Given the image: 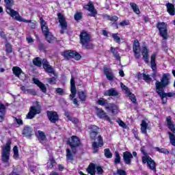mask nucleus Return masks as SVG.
<instances>
[{
    "mask_svg": "<svg viewBox=\"0 0 175 175\" xmlns=\"http://www.w3.org/2000/svg\"><path fill=\"white\" fill-rule=\"evenodd\" d=\"M69 121H71L73 124L77 125L79 124V119L77 118H71Z\"/></svg>",
    "mask_w": 175,
    "mask_h": 175,
    "instance_id": "obj_62",
    "label": "nucleus"
},
{
    "mask_svg": "<svg viewBox=\"0 0 175 175\" xmlns=\"http://www.w3.org/2000/svg\"><path fill=\"white\" fill-rule=\"evenodd\" d=\"M12 73L13 75H14V76H16V77L21 79V80H24V79L21 78L20 76H21V75H23L24 76H25V73L23 72V70L20 67L14 66L12 68Z\"/></svg>",
    "mask_w": 175,
    "mask_h": 175,
    "instance_id": "obj_26",
    "label": "nucleus"
},
{
    "mask_svg": "<svg viewBox=\"0 0 175 175\" xmlns=\"http://www.w3.org/2000/svg\"><path fill=\"white\" fill-rule=\"evenodd\" d=\"M111 38H113V41L116 43H118V44H120L121 43V38L119 37L120 36V33H111Z\"/></svg>",
    "mask_w": 175,
    "mask_h": 175,
    "instance_id": "obj_39",
    "label": "nucleus"
},
{
    "mask_svg": "<svg viewBox=\"0 0 175 175\" xmlns=\"http://www.w3.org/2000/svg\"><path fill=\"white\" fill-rule=\"evenodd\" d=\"M143 79L146 83H148V81H151L152 79L150 77V75L144 74L143 75Z\"/></svg>",
    "mask_w": 175,
    "mask_h": 175,
    "instance_id": "obj_59",
    "label": "nucleus"
},
{
    "mask_svg": "<svg viewBox=\"0 0 175 175\" xmlns=\"http://www.w3.org/2000/svg\"><path fill=\"white\" fill-rule=\"evenodd\" d=\"M109 21H111L112 23H117V21H118V16L116 15L110 16Z\"/></svg>",
    "mask_w": 175,
    "mask_h": 175,
    "instance_id": "obj_58",
    "label": "nucleus"
},
{
    "mask_svg": "<svg viewBox=\"0 0 175 175\" xmlns=\"http://www.w3.org/2000/svg\"><path fill=\"white\" fill-rule=\"evenodd\" d=\"M103 73L105 75H106L107 80H109V81H113V80H114V74H113V72H111V69L104 66Z\"/></svg>",
    "mask_w": 175,
    "mask_h": 175,
    "instance_id": "obj_23",
    "label": "nucleus"
},
{
    "mask_svg": "<svg viewBox=\"0 0 175 175\" xmlns=\"http://www.w3.org/2000/svg\"><path fill=\"white\" fill-rule=\"evenodd\" d=\"M116 174L118 175H127L126 172L122 169H117Z\"/></svg>",
    "mask_w": 175,
    "mask_h": 175,
    "instance_id": "obj_56",
    "label": "nucleus"
},
{
    "mask_svg": "<svg viewBox=\"0 0 175 175\" xmlns=\"http://www.w3.org/2000/svg\"><path fill=\"white\" fill-rule=\"evenodd\" d=\"M132 159H133V155L129 151H125L123 152V161L125 165H132Z\"/></svg>",
    "mask_w": 175,
    "mask_h": 175,
    "instance_id": "obj_20",
    "label": "nucleus"
},
{
    "mask_svg": "<svg viewBox=\"0 0 175 175\" xmlns=\"http://www.w3.org/2000/svg\"><path fill=\"white\" fill-rule=\"evenodd\" d=\"M111 53H112L113 57L116 58V59H121V57H120V54H118V51H117V49L111 46Z\"/></svg>",
    "mask_w": 175,
    "mask_h": 175,
    "instance_id": "obj_41",
    "label": "nucleus"
},
{
    "mask_svg": "<svg viewBox=\"0 0 175 175\" xmlns=\"http://www.w3.org/2000/svg\"><path fill=\"white\" fill-rule=\"evenodd\" d=\"M96 173L98 175H100V174H103V167H102V166H96Z\"/></svg>",
    "mask_w": 175,
    "mask_h": 175,
    "instance_id": "obj_53",
    "label": "nucleus"
},
{
    "mask_svg": "<svg viewBox=\"0 0 175 175\" xmlns=\"http://www.w3.org/2000/svg\"><path fill=\"white\" fill-rule=\"evenodd\" d=\"M5 12L7 14H9L10 17L14 18L16 21H19L20 23H29V21L23 18L18 12L12 9L13 5H14V1L13 0H4Z\"/></svg>",
    "mask_w": 175,
    "mask_h": 175,
    "instance_id": "obj_2",
    "label": "nucleus"
},
{
    "mask_svg": "<svg viewBox=\"0 0 175 175\" xmlns=\"http://www.w3.org/2000/svg\"><path fill=\"white\" fill-rule=\"evenodd\" d=\"M67 144L70 146L74 155L77 154V147L81 146V140L77 135H72L67 140Z\"/></svg>",
    "mask_w": 175,
    "mask_h": 175,
    "instance_id": "obj_7",
    "label": "nucleus"
},
{
    "mask_svg": "<svg viewBox=\"0 0 175 175\" xmlns=\"http://www.w3.org/2000/svg\"><path fill=\"white\" fill-rule=\"evenodd\" d=\"M140 151L142 152V154H143V155H144V157H147V152H146V146H142L140 148Z\"/></svg>",
    "mask_w": 175,
    "mask_h": 175,
    "instance_id": "obj_61",
    "label": "nucleus"
},
{
    "mask_svg": "<svg viewBox=\"0 0 175 175\" xmlns=\"http://www.w3.org/2000/svg\"><path fill=\"white\" fill-rule=\"evenodd\" d=\"M167 8V12L170 14V16H175V7L174 4L171 3H167L165 4Z\"/></svg>",
    "mask_w": 175,
    "mask_h": 175,
    "instance_id": "obj_32",
    "label": "nucleus"
},
{
    "mask_svg": "<svg viewBox=\"0 0 175 175\" xmlns=\"http://www.w3.org/2000/svg\"><path fill=\"white\" fill-rule=\"evenodd\" d=\"M91 42H92V36L90 32L85 30L80 31L79 43L83 49L85 50H94L95 44L91 43Z\"/></svg>",
    "mask_w": 175,
    "mask_h": 175,
    "instance_id": "obj_1",
    "label": "nucleus"
},
{
    "mask_svg": "<svg viewBox=\"0 0 175 175\" xmlns=\"http://www.w3.org/2000/svg\"><path fill=\"white\" fill-rule=\"evenodd\" d=\"M156 27L159 29V35L163 38V40L169 39V34L167 33V25L165 22H159L157 23Z\"/></svg>",
    "mask_w": 175,
    "mask_h": 175,
    "instance_id": "obj_10",
    "label": "nucleus"
},
{
    "mask_svg": "<svg viewBox=\"0 0 175 175\" xmlns=\"http://www.w3.org/2000/svg\"><path fill=\"white\" fill-rule=\"evenodd\" d=\"M157 95L160 96L161 99H165V98H172L175 96V92H167L165 93V90H161V92H157Z\"/></svg>",
    "mask_w": 175,
    "mask_h": 175,
    "instance_id": "obj_29",
    "label": "nucleus"
},
{
    "mask_svg": "<svg viewBox=\"0 0 175 175\" xmlns=\"http://www.w3.org/2000/svg\"><path fill=\"white\" fill-rule=\"evenodd\" d=\"M77 95L81 105H84L87 102V98H88L87 91H79L77 92Z\"/></svg>",
    "mask_w": 175,
    "mask_h": 175,
    "instance_id": "obj_25",
    "label": "nucleus"
},
{
    "mask_svg": "<svg viewBox=\"0 0 175 175\" xmlns=\"http://www.w3.org/2000/svg\"><path fill=\"white\" fill-rule=\"evenodd\" d=\"M66 158L68 161H75V158L72 154V150L69 148L66 149Z\"/></svg>",
    "mask_w": 175,
    "mask_h": 175,
    "instance_id": "obj_45",
    "label": "nucleus"
},
{
    "mask_svg": "<svg viewBox=\"0 0 175 175\" xmlns=\"http://www.w3.org/2000/svg\"><path fill=\"white\" fill-rule=\"evenodd\" d=\"M119 25H120V27H125L126 25H129V21L124 20L119 23Z\"/></svg>",
    "mask_w": 175,
    "mask_h": 175,
    "instance_id": "obj_60",
    "label": "nucleus"
},
{
    "mask_svg": "<svg viewBox=\"0 0 175 175\" xmlns=\"http://www.w3.org/2000/svg\"><path fill=\"white\" fill-rule=\"evenodd\" d=\"M147 166L150 170H152L154 173H157V163L154 159H150V161L148 163Z\"/></svg>",
    "mask_w": 175,
    "mask_h": 175,
    "instance_id": "obj_33",
    "label": "nucleus"
},
{
    "mask_svg": "<svg viewBox=\"0 0 175 175\" xmlns=\"http://www.w3.org/2000/svg\"><path fill=\"white\" fill-rule=\"evenodd\" d=\"M104 155L105 158H107L108 159L113 158V153H111L109 148H106L104 150Z\"/></svg>",
    "mask_w": 175,
    "mask_h": 175,
    "instance_id": "obj_44",
    "label": "nucleus"
},
{
    "mask_svg": "<svg viewBox=\"0 0 175 175\" xmlns=\"http://www.w3.org/2000/svg\"><path fill=\"white\" fill-rule=\"evenodd\" d=\"M33 64L35 66H38V68H41L42 65H43V59L40 57H35L33 59Z\"/></svg>",
    "mask_w": 175,
    "mask_h": 175,
    "instance_id": "obj_36",
    "label": "nucleus"
},
{
    "mask_svg": "<svg viewBox=\"0 0 175 175\" xmlns=\"http://www.w3.org/2000/svg\"><path fill=\"white\" fill-rule=\"evenodd\" d=\"M13 151H14V154H13V158L14 159H18V147L17 146H14L13 148Z\"/></svg>",
    "mask_w": 175,
    "mask_h": 175,
    "instance_id": "obj_46",
    "label": "nucleus"
},
{
    "mask_svg": "<svg viewBox=\"0 0 175 175\" xmlns=\"http://www.w3.org/2000/svg\"><path fill=\"white\" fill-rule=\"evenodd\" d=\"M113 162L115 165L121 163V156H120V152L118 151H115V159Z\"/></svg>",
    "mask_w": 175,
    "mask_h": 175,
    "instance_id": "obj_42",
    "label": "nucleus"
},
{
    "mask_svg": "<svg viewBox=\"0 0 175 175\" xmlns=\"http://www.w3.org/2000/svg\"><path fill=\"white\" fill-rule=\"evenodd\" d=\"M95 110L96 111V116L98 117V118H101L102 120H105L106 121H109V122H111V119L110 117H109V116H107V113H106V112L102 109V108L96 107Z\"/></svg>",
    "mask_w": 175,
    "mask_h": 175,
    "instance_id": "obj_16",
    "label": "nucleus"
},
{
    "mask_svg": "<svg viewBox=\"0 0 175 175\" xmlns=\"http://www.w3.org/2000/svg\"><path fill=\"white\" fill-rule=\"evenodd\" d=\"M86 172L90 175L96 174V165L94 163H90L86 169Z\"/></svg>",
    "mask_w": 175,
    "mask_h": 175,
    "instance_id": "obj_28",
    "label": "nucleus"
},
{
    "mask_svg": "<svg viewBox=\"0 0 175 175\" xmlns=\"http://www.w3.org/2000/svg\"><path fill=\"white\" fill-rule=\"evenodd\" d=\"M8 106H9V103H6L4 105L2 103V102H0V114L4 118L5 120V116H6V111L8 110Z\"/></svg>",
    "mask_w": 175,
    "mask_h": 175,
    "instance_id": "obj_34",
    "label": "nucleus"
},
{
    "mask_svg": "<svg viewBox=\"0 0 175 175\" xmlns=\"http://www.w3.org/2000/svg\"><path fill=\"white\" fill-rule=\"evenodd\" d=\"M70 92L71 94L69 95L70 100H72V103L77 106V107H79L80 103H79V100L76 98L77 90L76 89V81H75L73 77H72L70 79Z\"/></svg>",
    "mask_w": 175,
    "mask_h": 175,
    "instance_id": "obj_8",
    "label": "nucleus"
},
{
    "mask_svg": "<svg viewBox=\"0 0 175 175\" xmlns=\"http://www.w3.org/2000/svg\"><path fill=\"white\" fill-rule=\"evenodd\" d=\"M15 120H16V124H18V125H23V120H21L20 118H15Z\"/></svg>",
    "mask_w": 175,
    "mask_h": 175,
    "instance_id": "obj_64",
    "label": "nucleus"
},
{
    "mask_svg": "<svg viewBox=\"0 0 175 175\" xmlns=\"http://www.w3.org/2000/svg\"><path fill=\"white\" fill-rule=\"evenodd\" d=\"M32 132H33L32 127L29 126H25L23 128V135H24V136H25L26 137H31Z\"/></svg>",
    "mask_w": 175,
    "mask_h": 175,
    "instance_id": "obj_31",
    "label": "nucleus"
},
{
    "mask_svg": "<svg viewBox=\"0 0 175 175\" xmlns=\"http://www.w3.org/2000/svg\"><path fill=\"white\" fill-rule=\"evenodd\" d=\"M130 6L133 10L134 13H135V14H140V13H142L140 12V9H139V5H137V4L135 3H130Z\"/></svg>",
    "mask_w": 175,
    "mask_h": 175,
    "instance_id": "obj_38",
    "label": "nucleus"
},
{
    "mask_svg": "<svg viewBox=\"0 0 175 175\" xmlns=\"http://www.w3.org/2000/svg\"><path fill=\"white\" fill-rule=\"evenodd\" d=\"M5 53L7 54H11V53H13V47L12 46V44L9 42H7L5 44Z\"/></svg>",
    "mask_w": 175,
    "mask_h": 175,
    "instance_id": "obj_43",
    "label": "nucleus"
},
{
    "mask_svg": "<svg viewBox=\"0 0 175 175\" xmlns=\"http://www.w3.org/2000/svg\"><path fill=\"white\" fill-rule=\"evenodd\" d=\"M33 81L36 85L39 87L40 91H42L43 94H46V92H47V87H46L44 83L40 82V81L36 78H33Z\"/></svg>",
    "mask_w": 175,
    "mask_h": 175,
    "instance_id": "obj_24",
    "label": "nucleus"
},
{
    "mask_svg": "<svg viewBox=\"0 0 175 175\" xmlns=\"http://www.w3.org/2000/svg\"><path fill=\"white\" fill-rule=\"evenodd\" d=\"M142 54L144 62L146 64H148V62H150V50L148 49V48H147V46L142 47Z\"/></svg>",
    "mask_w": 175,
    "mask_h": 175,
    "instance_id": "obj_21",
    "label": "nucleus"
},
{
    "mask_svg": "<svg viewBox=\"0 0 175 175\" xmlns=\"http://www.w3.org/2000/svg\"><path fill=\"white\" fill-rule=\"evenodd\" d=\"M35 135L38 142L41 143V144H43V142L47 140V137L46 136V133H44V132L40 130H38Z\"/></svg>",
    "mask_w": 175,
    "mask_h": 175,
    "instance_id": "obj_22",
    "label": "nucleus"
},
{
    "mask_svg": "<svg viewBox=\"0 0 175 175\" xmlns=\"http://www.w3.org/2000/svg\"><path fill=\"white\" fill-rule=\"evenodd\" d=\"M152 159V158L150 157V156H148V155L144 156V157H142V163H144V164L147 163V165H148Z\"/></svg>",
    "mask_w": 175,
    "mask_h": 175,
    "instance_id": "obj_51",
    "label": "nucleus"
},
{
    "mask_svg": "<svg viewBox=\"0 0 175 175\" xmlns=\"http://www.w3.org/2000/svg\"><path fill=\"white\" fill-rule=\"evenodd\" d=\"M97 105L99 106H105V110H109L112 114H117L118 113V107L114 103H110L107 99L100 98L97 100Z\"/></svg>",
    "mask_w": 175,
    "mask_h": 175,
    "instance_id": "obj_6",
    "label": "nucleus"
},
{
    "mask_svg": "<svg viewBox=\"0 0 175 175\" xmlns=\"http://www.w3.org/2000/svg\"><path fill=\"white\" fill-rule=\"evenodd\" d=\"M46 116L52 124H55L58 120H59V116H58V113L57 111H46Z\"/></svg>",
    "mask_w": 175,
    "mask_h": 175,
    "instance_id": "obj_18",
    "label": "nucleus"
},
{
    "mask_svg": "<svg viewBox=\"0 0 175 175\" xmlns=\"http://www.w3.org/2000/svg\"><path fill=\"white\" fill-rule=\"evenodd\" d=\"M0 36H1V38H2V39H5L6 40L7 37H6V34L5 33V31H0Z\"/></svg>",
    "mask_w": 175,
    "mask_h": 175,
    "instance_id": "obj_63",
    "label": "nucleus"
},
{
    "mask_svg": "<svg viewBox=\"0 0 175 175\" xmlns=\"http://www.w3.org/2000/svg\"><path fill=\"white\" fill-rule=\"evenodd\" d=\"M133 51L134 53L135 58L139 59L140 58V42L138 40H135L133 43Z\"/></svg>",
    "mask_w": 175,
    "mask_h": 175,
    "instance_id": "obj_17",
    "label": "nucleus"
},
{
    "mask_svg": "<svg viewBox=\"0 0 175 175\" xmlns=\"http://www.w3.org/2000/svg\"><path fill=\"white\" fill-rule=\"evenodd\" d=\"M42 68L46 73H49V75L55 74L54 68H53V66L50 65V62H48L47 59H42Z\"/></svg>",
    "mask_w": 175,
    "mask_h": 175,
    "instance_id": "obj_14",
    "label": "nucleus"
},
{
    "mask_svg": "<svg viewBox=\"0 0 175 175\" xmlns=\"http://www.w3.org/2000/svg\"><path fill=\"white\" fill-rule=\"evenodd\" d=\"M129 96V99L133 102V103H136L137 99H136V96L133 94V93L129 92V93L127 94Z\"/></svg>",
    "mask_w": 175,
    "mask_h": 175,
    "instance_id": "obj_47",
    "label": "nucleus"
},
{
    "mask_svg": "<svg viewBox=\"0 0 175 175\" xmlns=\"http://www.w3.org/2000/svg\"><path fill=\"white\" fill-rule=\"evenodd\" d=\"M44 36H45V39L48 43H53V41L54 40V36H53L50 31L44 34Z\"/></svg>",
    "mask_w": 175,
    "mask_h": 175,
    "instance_id": "obj_40",
    "label": "nucleus"
},
{
    "mask_svg": "<svg viewBox=\"0 0 175 175\" xmlns=\"http://www.w3.org/2000/svg\"><path fill=\"white\" fill-rule=\"evenodd\" d=\"M25 20H26V21H29V22H25V23H30L29 27L31 29H35L36 28V21H34L33 22H32V21L31 20H27V19H25Z\"/></svg>",
    "mask_w": 175,
    "mask_h": 175,
    "instance_id": "obj_52",
    "label": "nucleus"
},
{
    "mask_svg": "<svg viewBox=\"0 0 175 175\" xmlns=\"http://www.w3.org/2000/svg\"><path fill=\"white\" fill-rule=\"evenodd\" d=\"M148 127V124L146 120H142L141 123V132L144 135H147V128Z\"/></svg>",
    "mask_w": 175,
    "mask_h": 175,
    "instance_id": "obj_37",
    "label": "nucleus"
},
{
    "mask_svg": "<svg viewBox=\"0 0 175 175\" xmlns=\"http://www.w3.org/2000/svg\"><path fill=\"white\" fill-rule=\"evenodd\" d=\"M40 20L41 29L42 31L43 35H45V33H49V32H50V30L49 29L47 23H46V21H44L43 18H40Z\"/></svg>",
    "mask_w": 175,
    "mask_h": 175,
    "instance_id": "obj_30",
    "label": "nucleus"
},
{
    "mask_svg": "<svg viewBox=\"0 0 175 175\" xmlns=\"http://www.w3.org/2000/svg\"><path fill=\"white\" fill-rule=\"evenodd\" d=\"M83 8L85 9V10H88V12H90L91 14H89L90 17H96V15L98 14V11L96 10V9H95V6L92 1H89L88 4L83 6Z\"/></svg>",
    "mask_w": 175,
    "mask_h": 175,
    "instance_id": "obj_15",
    "label": "nucleus"
},
{
    "mask_svg": "<svg viewBox=\"0 0 175 175\" xmlns=\"http://www.w3.org/2000/svg\"><path fill=\"white\" fill-rule=\"evenodd\" d=\"M49 161L50 163L47 166L49 169H53V167H54V164L56 163L55 159H54V157H51Z\"/></svg>",
    "mask_w": 175,
    "mask_h": 175,
    "instance_id": "obj_50",
    "label": "nucleus"
},
{
    "mask_svg": "<svg viewBox=\"0 0 175 175\" xmlns=\"http://www.w3.org/2000/svg\"><path fill=\"white\" fill-rule=\"evenodd\" d=\"M11 146L12 140L8 139L5 146L1 148V161L3 163H9V161H10Z\"/></svg>",
    "mask_w": 175,
    "mask_h": 175,
    "instance_id": "obj_5",
    "label": "nucleus"
},
{
    "mask_svg": "<svg viewBox=\"0 0 175 175\" xmlns=\"http://www.w3.org/2000/svg\"><path fill=\"white\" fill-rule=\"evenodd\" d=\"M90 131V137L91 140H96L98 135L99 134V127L96 125H91L89 128Z\"/></svg>",
    "mask_w": 175,
    "mask_h": 175,
    "instance_id": "obj_19",
    "label": "nucleus"
},
{
    "mask_svg": "<svg viewBox=\"0 0 175 175\" xmlns=\"http://www.w3.org/2000/svg\"><path fill=\"white\" fill-rule=\"evenodd\" d=\"M121 88L125 91V94L126 95H127L130 92L131 90H129V88H128V86L124 85V83H122L121 84Z\"/></svg>",
    "mask_w": 175,
    "mask_h": 175,
    "instance_id": "obj_55",
    "label": "nucleus"
},
{
    "mask_svg": "<svg viewBox=\"0 0 175 175\" xmlns=\"http://www.w3.org/2000/svg\"><path fill=\"white\" fill-rule=\"evenodd\" d=\"M41 111L40 107L31 106L29 108V111L27 114L26 118H27V120H32L35 118L36 114H40Z\"/></svg>",
    "mask_w": 175,
    "mask_h": 175,
    "instance_id": "obj_12",
    "label": "nucleus"
},
{
    "mask_svg": "<svg viewBox=\"0 0 175 175\" xmlns=\"http://www.w3.org/2000/svg\"><path fill=\"white\" fill-rule=\"evenodd\" d=\"M97 139L98 142H94L92 144V148L94 154H97V152H99V147H102L104 145L103 137H102V135H98Z\"/></svg>",
    "mask_w": 175,
    "mask_h": 175,
    "instance_id": "obj_13",
    "label": "nucleus"
},
{
    "mask_svg": "<svg viewBox=\"0 0 175 175\" xmlns=\"http://www.w3.org/2000/svg\"><path fill=\"white\" fill-rule=\"evenodd\" d=\"M120 92L116 88H111L104 92V96H118Z\"/></svg>",
    "mask_w": 175,
    "mask_h": 175,
    "instance_id": "obj_27",
    "label": "nucleus"
},
{
    "mask_svg": "<svg viewBox=\"0 0 175 175\" xmlns=\"http://www.w3.org/2000/svg\"><path fill=\"white\" fill-rule=\"evenodd\" d=\"M156 59H157V55L155 54L152 55L150 57V66L153 72H157Z\"/></svg>",
    "mask_w": 175,
    "mask_h": 175,
    "instance_id": "obj_35",
    "label": "nucleus"
},
{
    "mask_svg": "<svg viewBox=\"0 0 175 175\" xmlns=\"http://www.w3.org/2000/svg\"><path fill=\"white\" fill-rule=\"evenodd\" d=\"M61 55L67 61H69V59L80 61L81 59V55L75 50H66L62 52Z\"/></svg>",
    "mask_w": 175,
    "mask_h": 175,
    "instance_id": "obj_9",
    "label": "nucleus"
},
{
    "mask_svg": "<svg viewBox=\"0 0 175 175\" xmlns=\"http://www.w3.org/2000/svg\"><path fill=\"white\" fill-rule=\"evenodd\" d=\"M57 16L58 17L59 25L62 28V29L60 30V33L63 35V33H65V31L68 29V22H66L65 16L62 12L57 13Z\"/></svg>",
    "mask_w": 175,
    "mask_h": 175,
    "instance_id": "obj_11",
    "label": "nucleus"
},
{
    "mask_svg": "<svg viewBox=\"0 0 175 175\" xmlns=\"http://www.w3.org/2000/svg\"><path fill=\"white\" fill-rule=\"evenodd\" d=\"M154 150H156V151H158V152H161V154H169V150L163 148H160L159 147H156L154 148Z\"/></svg>",
    "mask_w": 175,
    "mask_h": 175,
    "instance_id": "obj_49",
    "label": "nucleus"
},
{
    "mask_svg": "<svg viewBox=\"0 0 175 175\" xmlns=\"http://www.w3.org/2000/svg\"><path fill=\"white\" fill-rule=\"evenodd\" d=\"M167 128L170 131L167 133L170 143L175 147V123L173 122L172 116L166 117Z\"/></svg>",
    "mask_w": 175,
    "mask_h": 175,
    "instance_id": "obj_4",
    "label": "nucleus"
},
{
    "mask_svg": "<svg viewBox=\"0 0 175 175\" xmlns=\"http://www.w3.org/2000/svg\"><path fill=\"white\" fill-rule=\"evenodd\" d=\"M74 18L75 21H79L83 18V13L82 12H76L74 15Z\"/></svg>",
    "mask_w": 175,
    "mask_h": 175,
    "instance_id": "obj_48",
    "label": "nucleus"
},
{
    "mask_svg": "<svg viewBox=\"0 0 175 175\" xmlns=\"http://www.w3.org/2000/svg\"><path fill=\"white\" fill-rule=\"evenodd\" d=\"M55 92H56V94H58L59 95H65V91L64 90V89H62L61 88H56Z\"/></svg>",
    "mask_w": 175,
    "mask_h": 175,
    "instance_id": "obj_54",
    "label": "nucleus"
},
{
    "mask_svg": "<svg viewBox=\"0 0 175 175\" xmlns=\"http://www.w3.org/2000/svg\"><path fill=\"white\" fill-rule=\"evenodd\" d=\"M55 80H57L56 78L55 77H52L51 78L47 79V82L49 84H57Z\"/></svg>",
    "mask_w": 175,
    "mask_h": 175,
    "instance_id": "obj_57",
    "label": "nucleus"
},
{
    "mask_svg": "<svg viewBox=\"0 0 175 175\" xmlns=\"http://www.w3.org/2000/svg\"><path fill=\"white\" fill-rule=\"evenodd\" d=\"M170 76V74L169 73H163L160 81H156L155 90L157 93L165 90V88H167V87L170 85V78H169Z\"/></svg>",
    "mask_w": 175,
    "mask_h": 175,
    "instance_id": "obj_3",
    "label": "nucleus"
}]
</instances>
